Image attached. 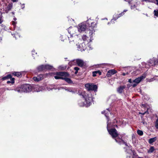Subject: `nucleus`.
Listing matches in <instances>:
<instances>
[{"label": "nucleus", "mask_w": 158, "mask_h": 158, "mask_svg": "<svg viewBox=\"0 0 158 158\" xmlns=\"http://www.w3.org/2000/svg\"><path fill=\"white\" fill-rule=\"evenodd\" d=\"M102 114H104L105 115L107 118V130L109 133L112 136V137L114 139L116 142L120 144H124L126 146H127L128 148L127 149V158H134V156L135 155V152L131 149L127 144L123 140L120 138L118 137V133L117 130L115 129H111L109 128L110 127V122L109 119L108 115L110 114V111L108 109H106L105 111L102 112Z\"/></svg>", "instance_id": "obj_1"}, {"label": "nucleus", "mask_w": 158, "mask_h": 158, "mask_svg": "<svg viewBox=\"0 0 158 158\" xmlns=\"http://www.w3.org/2000/svg\"><path fill=\"white\" fill-rule=\"evenodd\" d=\"M91 19H88L85 23L84 22L79 24L77 27L78 31L80 32L85 31V33L88 35L91 39L94 35V27H97L96 23L91 22Z\"/></svg>", "instance_id": "obj_2"}, {"label": "nucleus", "mask_w": 158, "mask_h": 158, "mask_svg": "<svg viewBox=\"0 0 158 158\" xmlns=\"http://www.w3.org/2000/svg\"><path fill=\"white\" fill-rule=\"evenodd\" d=\"M78 94L79 95L82 96L83 100L84 101V102L81 100L78 101V103L80 106L87 107L92 104L93 99L91 94H89L85 91L80 89L78 90Z\"/></svg>", "instance_id": "obj_3"}, {"label": "nucleus", "mask_w": 158, "mask_h": 158, "mask_svg": "<svg viewBox=\"0 0 158 158\" xmlns=\"http://www.w3.org/2000/svg\"><path fill=\"white\" fill-rule=\"evenodd\" d=\"M32 86L30 84H25L22 85L20 87H18L14 89L15 91L19 93L23 92L27 93L31 91Z\"/></svg>", "instance_id": "obj_4"}, {"label": "nucleus", "mask_w": 158, "mask_h": 158, "mask_svg": "<svg viewBox=\"0 0 158 158\" xmlns=\"http://www.w3.org/2000/svg\"><path fill=\"white\" fill-rule=\"evenodd\" d=\"M68 38L69 43L71 45H74L76 44L77 41H82L79 38L78 35H70V36H68Z\"/></svg>", "instance_id": "obj_5"}, {"label": "nucleus", "mask_w": 158, "mask_h": 158, "mask_svg": "<svg viewBox=\"0 0 158 158\" xmlns=\"http://www.w3.org/2000/svg\"><path fill=\"white\" fill-rule=\"evenodd\" d=\"M56 74V75L54 76V78L56 79H63L64 78V77H66L69 76V74L65 72H57Z\"/></svg>", "instance_id": "obj_6"}, {"label": "nucleus", "mask_w": 158, "mask_h": 158, "mask_svg": "<svg viewBox=\"0 0 158 158\" xmlns=\"http://www.w3.org/2000/svg\"><path fill=\"white\" fill-rule=\"evenodd\" d=\"M81 41H78V44H77V43L76 44L77 46V50L82 52L84 51L87 48L86 47V45L85 43L82 42L81 43Z\"/></svg>", "instance_id": "obj_7"}, {"label": "nucleus", "mask_w": 158, "mask_h": 158, "mask_svg": "<svg viewBox=\"0 0 158 158\" xmlns=\"http://www.w3.org/2000/svg\"><path fill=\"white\" fill-rule=\"evenodd\" d=\"M85 87L88 91L94 90L95 91L97 89V86L96 85L92 84L87 83L85 84Z\"/></svg>", "instance_id": "obj_8"}, {"label": "nucleus", "mask_w": 158, "mask_h": 158, "mask_svg": "<svg viewBox=\"0 0 158 158\" xmlns=\"http://www.w3.org/2000/svg\"><path fill=\"white\" fill-rule=\"evenodd\" d=\"M71 63L73 65H74L76 64L78 66L82 67L84 64V62L81 59H76L72 61H71L70 63Z\"/></svg>", "instance_id": "obj_9"}, {"label": "nucleus", "mask_w": 158, "mask_h": 158, "mask_svg": "<svg viewBox=\"0 0 158 158\" xmlns=\"http://www.w3.org/2000/svg\"><path fill=\"white\" fill-rule=\"evenodd\" d=\"M153 58L152 59H150L147 64H146L145 62L142 63L143 67H145L146 68H148L149 67L154 66V63H153Z\"/></svg>", "instance_id": "obj_10"}, {"label": "nucleus", "mask_w": 158, "mask_h": 158, "mask_svg": "<svg viewBox=\"0 0 158 158\" xmlns=\"http://www.w3.org/2000/svg\"><path fill=\"white\" fill-rule=\"evenodd\" d=\"M68 33L70 34V35H76V33L77 31V27H70L68 28Z\"/></svg>", "instance_id": "obj_11"}, {"label": "nucleus", "mask_w": 158, "mask_h": 158, "mask_svg": "<svg viewBox=\"0 0 158 158\" xmlns=\"http://www.w3.org/2000/svg\"><path fill=\"white\" fill-rule=\"evenodd\" d=\"M146 77L145 74H143L140 77L136 78L133 81V82L136 84L139 83L142 80L144 79Z\"/></svg>", "instance_id": "obj_12"}, {"label": "nucleus", "mask_w": 158, "mask_h": 158, "mask_svg": "<svg viewBox=\"0 0 158 158\" xmlns=\"http://www.w3.org/2000/svg\"><path fill=\"white\" fill-rule=\"evenodd\" d=\"M123 15V13H121L118 14H114L113 16V18L111 19L110 23H114V21H116L118 18Z\"/></svg>", "instance_id": "obj_13"}, {"label": "nucleus", "mask_w": 158, "mask_h": 158, "mask_svg": "<svg viewBox=\"0 0 158 158\" xmlns=\"http://www.w3.org/2000/svg\"><path fill=\"white\" fill-rule=\"evenodd\" d=\"M43 78V76L42 74H39L37 77H34L33 79L35 81H39Z\"/></svg>", "instance_id": "obj_14"}, {"label": "nucleus", "mask_w": 158, "mask_h": 158, "mask_svg": "<svg viewBox=\"0 0 158 158\" xmlns=\"http://www.w3.org/2000/svg\"><path fill=\"white\" fill-rule=\"evenodd\" d=\"M116 73V71L114 69L110 70L108 71L106 74V76L108 77H110L112 75L115 74Z\"/></svg>", "instance_id": "obj_15"}, {"label": "nucleus", "mask_w": 158, "mask_h": 158, "mask_svg": "<svg viewBox=\"0 0 158 158\" xmlns=\"http://www.w3.org/2000/svg\"><path fill=\"white\" fill-rule=\"evenodd\" d=\"M82 40L84 41L83 43H85V44H87L89 41V40L88 37H87L86 35H84L82 37Z\"/></svg>", "instance_id": "obj_16"}, {"label": "nucleus", "mask_w": 158, "mask_h": 158, "mask_svg": "<svg viewBox=\"0 0 158 158\" xmlns=\"http://www.w3.org/2000/svg\"><path fill=\"white\" fill-rule=\"evenodd\" d=\"M12 7V4H9L8 6L5 8V11L6 13H7L10 11Z\"/></svg>", "instance_id": "obj_17"}, {"label": "nucleus", "mask_w": 158, "mask_h": 158, "mask_svg": "<svg viewBox=\"0 0 158 158\" xmlns=\"http://www.w3.org/2000/svg\"><path fill=\"white\" fill-rule=\"evenodd\" d=\"M34 88L35 89V91L36 92H38L42 90V88L41 86H40L37 85H35L34 86Z\"/></svg>", "instance_id": "obj_18"}, {"label": "nucleus", "mask_w": 158, "mask_h": 158, "mask_svg": "<svg viewBox=\"0 0 158 158\" xmlns=\"http://www.w3.org/2000/svg\"><path fill=\"white\" fill-rule=\"evenodd\" d=\"M125 88V85L120 86L117 89V91L119 93H121L123 92V90Z\"/></svg>", "instance_id": "obj_19"}, {"label": "nucleus", "mask_w": 158, "mask_h": 158, "mask_svg": "<svg viewBox=\"0 0 158 158\" xmlns=\"http://www.w3.org/2000/svg\"><path fill=\"white\" fill-rule=\"evenodd\" d=\"M90 37V39L89 40V41L88 42V43L87 44H86V47L87 48H86V49H87V50H91L92 49V48H91V45L89 44V43L92 40H93V37H91H91Z\"/></svg>", "instance_id": "obj_20"}, {"label": "nucleus", "mask_w": 158, "mask_h": 158, "mask_svg": "<svg viewBox=\"0 0 158 158\" xmlns=\"http://www.w3.org/2000/svg\"><path fill=\"white\" fill-rule=\"evenodd\" d=\"M98 73L100 75H101L102 72L99 70L94 71L93 72V76L95 77L96 76V74Z\"/></svg>", "instance_id": "obj_21"}, {"label": "nucleus", "mask_w": 158, "mask_h": 158, "mask_svg": "<svg viewBox=\"0 0 158 158\" xmlns=\"http://www.w3.org/2000/svg\"><path fill=\"white\" fill-rule=\"evenodd\" d=\"M156 139L157 138L156 137L151 138L149 139L148 142L150 144H152L153 143L155 142Z\"/></svg>", "instance_id": "obj_22"}, {"label": "nucleus", "mask_w": 158, "mask_h": 158, "mask_svg": "<svg viewBox=\"0 0 158 158\" xmlns=\"http://www.w3.org/2000/svg\"><path fill=\"white\" fill-rule=\"evenodd\" d=\"M37 69L39 71L45 70L44 65H42L38 66L37 68Z\"/></svg>", "instance_id": "obj_23"}, {"label": "nucleus", "mask_w": 158, "mask_h": 158, "mask_svg": "<svg viewBox=\"0 0 158 158\" xmlns=\"http://www.w3.org/2000/svg\"><path fill=\"white\" fill-rule=\"evenodd\" d=\"M63 79L66 82L68 83H69L71 84L73 83V81L70 78H66L65 77H64V78Z\"/></svg>", "instance_id": "obj_24"}, {"label": "nucleus", "mask_w": 158, "mask_h": 158, "mask_svg": "<svg viewBox=\"0 0 158 158\" xmlns=\"http://www.w3.org/2000/svg\"><path fill=\"white\" fill-rule=\"evenodd\" d=\"M11 76L10 74L8 75H7L3 77L2 78V80H5L6 79H11Z\"/></svg>", "instance_id": "obj_25"}, {"label": "nucleus", "mask_w": 158, "mask_h": 158, "mask_svg": "<svg viewBox=\"0 0 158 158\" xmlns=\"http://www.w3.org/2000/svg\"><path fill=\"white\" fill-rule=\"evenodd\" d=\"M12 74L15 76H16L18 77H20L21 76V73L19 72H14L12 73Z\"/></svg>", "instance_id": "obj_26"}, {"label": "nucleus", "mask_w": 158, "mask_h": 158, "mask_svg": "<svg viewBox=\"0 0 158 158\" xmlns=\"http://www.w3.org/2000/svg\"><path fill=\"white\" fill-rule=\"evenodd\" d=\"M44 66L45 69H50L52 68V66L49 65H45Z\"/></svg>", "instance_id": "obj_27"}, {"label": "nucleus", "mask_w": 158, "mask_h": 158, "mask_svg": "<svg viewBox=\"0 0 158 158\" xmlns=\"http://www.w3.org/2000/svg\"><path fill=\"white\" fill-rule=\"evenodd\" d=\"M154 150V147L152 146L150 147L149 149L148 150V153H152Z\"/></svg>", "instance_id": "obj_28"}, {"label": "nucleus", "mask_w": 158, "mask_h": 158, "mask_svg": "<svg viewBox=\"0 0 158 158\" xmlns=\"http://www.w3.org/2000/svg\"><path fill=\"white\" fill-rule=\"evenodd\" d=\"M137 6H136L135 5H134L133 6L131 5V9L132 10H139V9H137L136 8Z\"/></svg>", "instance_id": "obj_29"}, {"label": "nucleus", "mask_w": 158, "mask_h": 158, "mask_svg": "<svg viewBox=\"0 0 158 158\" xmlns=\"http://www.w3.org/2000/svg\"><path fill=\"white\" fill-rule=\"evenodd\" d=\"M14 36L15 37V39H17L18 38H19L20 37V36L19 34L16 32L14 34Z\"/></svg>", "instance_id": "obj_30"}, {"label": "nucleus", "mask_w": 158, "mask_h": 158, "mask_svg": "<svg viewBox=\"0 0 158 158\" xmlns=\"http://www.w3.org/2000/svg\"><path fill=\"white\" fill-rule=\"evenodd\" d=\"M153 58V63H154V65H155L156 64H158V60L156 58Z\"/></svg>", "instance_id": "obj_31"}, {"label": "nucleus", "mask_w": 158, "mask_h": 158, "mask_svg": "<svg viewBox=\"0 0 158 158\" xmlns=\"http://www.w3.org/2000/svg\"><path fill=\"white\" fill-rule=\"evenodd\" d=\"M11 81H8L7 82V83H11L12 84H13L14 83V78H12L10 79Z\"/></svg>", "instance_id": "obj_32"}, {"label": "nucleus", "mask_w": 158, "mask_h": 158, "mask_svg": "<svg viewBox=\"0 0 158 158\" xmlns=\"http://www.w3.org/2000/svg\"><path fill=\"white\" fill-rule=\"evenodd\" d=\"M137 133L140 135H142L143 134V132L142 131L140 130H138L137 131Z\"/></svg>", "instance_id": "obj_33"}, {"label": "nucleus", "mask_w": 158, "mask_h": 158, "mask_svg": "<svg viewBox=\"0 0 158 158\" xmlns=\"http://www.w3.org/2000/svg\"><path fill=\"white\" fill-rule=\"evenodd\" d=\"M66 90L67 91L69 92H71L73 93H75V92L74 91H73L72 90V89L71 88H68L67 89H66Z\"/></svg>", "instance_id": "obj_34"}, {"label": "nucleus", "mask_w": 158, "mask_h": 158, "mask_svg": "<svg viewBox=\"0 0 158 158\" xmlns=\"http://www.w3.org/2000/svg\"><path fill=\"white\" fill-rule=\"evenodd\" d=\"M154 15L158 17V10H155L154 11Z\"/></svg>", "instance_id": "obj_35"}, {"label": "nucleus", "mask_w": 158, "mask_h": 158, "mask_svg": "<svg viewBox=\"0 0 158 158\" xmlns=\"http://www.w3.org/2000/svg\"><path fill=\"white\" fill-rule=\"evenodd\" d=\"M74 69L76 71L75 72V73L77 74L78 71V70H79V68L77 67H75L74 68Z\"/></svg>", "instance_id": "obj_36"}, {"label": "nucleus", "mask_w": 158, "mask_h": 158, "mask_svg": "<svg viewBox=\"0 0 158 158\" xmlns=\"http://www.w3.org/2000/svg\"><path fill=\"white\" fill-rule=\"evenodd\" d=\"M146 113H148V114L149 113L148 112V108L147 109V110L144 112V113L139 112V114H142V115H144Z\"/></svg>", "instance_id": "obj_37"}, {"label": "nucleus", "mask_w": 158, "mask_h": 158, "mask_svg": "<svg viewBox=\"0 0 158 158\" xmlns=\"http://www.w3.org/2000/svg\"><path fill=\"white\" fill-rule=\"evenodd\" d=\"M155 126L156 128L158 129V118L157 119L156 121Z\"/></svg>", "instance_id": "obj_38"}, {"label": "nucleus", "mask_w": 158, "mask_h": 158, "mask_svg": "<svg viewBox=\"0 0 158 158\" xmlns=\"http://www.w3.org/2000/svg\"><path fill=\"white\" fill-rule=\"evenodd\" d=\"M3 22V20L2 18V15H0V24L1 23Z\"/></svg>", "instance_id": "obj_39"}, {"label": "nucleus", "mask_w": 158, "mask_h": 158, "mask_svg": "<svg viewBox=\"0 0 158 158\" xmlns=\"http://www.w3.org/2000/svg\"><path fill=\"white\" fill-rule=\"evenodd\" d=\"M32 55H34L35 53V54H36L37 53L35 52V50H33L32 51Z\"/></svg>", "instance_id": "obj_40"}, {"label": "nucleus", "mask_w": 158, "mask_h": 158, "mask_svg": "<svg viewBox=\"0 0 158 158\" xmlns=\"http://www.w3.org/2000/svg\"><path fill=\"white\" fill-rule=\"evenodd\" d=\"M12 24L14 26H15V25L16 24V23H17V22H15V21H13L12 22Z\"/></svg>", "instance_id": "obj_41"}, {"label": "nucleus", "mask_w": 158, "mask_h": 158, "mask_svg": "<svg viewBox=\"0 0 158 158\" xmlns=\"http://www.w3.org/2000/svg\"><path fill=\"white\" fill-rule=\"evenodd\" d=\"M115 98V96L114 95H112L110 97V98L111 99L114 98Z\"/></svg>", "instance_id": "obj_42"}, {"label": "nucleus", "mask_w": 158, "mask_h": 158, "mask_svg": "<svg viewBox=\"0 0 158 158\" xmlns=\"http://www.w3.org/2000/svg\"><path fill=\"white\" fill-rule=\"evenodd\" d=\"M143 1H144L146 2H152L150 0H143Z\"/></svg>", "instance_id": "obj_43"}, {"label": "nucleus", "mask_w": 158, "mask_h": 158, "mask_svg": "<svg viewBox=\"0 0 158 158\" xmlns=\"http://www.w3.org/2000/svg\"><path fill=\"white\" fill-rule=\"evenodd\" d=\"M127 10H124L123 12H121L122 13H123V15L124 14H125V13L126 12H127Z\"/></svg>", "instance_id": "obj_44"}, {"label": "nucleus", "mask_w": 158, "mask_h": 158, "mask_svg": "<svg viewBox=\"0 0 158 158\" xmlns=\"http://www.w3.org/2000/svg\"><path fill=\"white\" fill-rule=\"evenodd\" d=\"M137 84H136V83H134V84H133L132 85V86L133 87H135V86H136L137 85Z\"/></svg>", "instance_id": "obj_45"}, {"label": "nucleus", "mask_w": 158, "mask_h": 158, "mask_svg": "<svg viewBox=\"0 0 158 158\" xmlns=\"http://www.w3.org/2000/svg\"><path fill=\"white\" fill-rule=\"evenodd\" d=\"M21 8L22 9H23L24 8V7H25V6H24V4H22V5H21Z\"/></svg>", "instance_id": "obj_46"}, {"label": "nucleus", "mask_w": 158, "mask_h": 158, "mask_svg": "<svg viewBox=\"0 0 158 158\" xmlns=\"http://www.w3.org/2000/svg\"><path fill=\"white\" fill-rule=\"evenodd\" d=\"M142 107H143L144 108L146 107V105L145 104H142Z\"/></svg>", "instance_id": "obj_47"}, {"label": "nucleus", "mask_w": 158, "mask_h": 158, "mask_svg": "<svg viewBox=\"0 0 158 158\" xmlns=\"http://www.w3.org/2000/svg\"><path fill=\"white\" fill-rule=\"evenodd\" d=\"M128 82L130 83H132V80L131 79H129L128 80Z\"/></svg>", "instance_id": "obj_48"}, {"label": "nucleus", "mask_w": 158, "mask_h": 158, "mask_svg": "<svg viewBox=\"0 0 158 158\" xmlns=\"http://www.w3.org/2000/svg\"><path fill=\"white\" fill-rule=\"evenodd\" d=\"M153 80V79H151L149 80H148V81L149 82H151V81H152Z\"/></svg>", "instance_id": "obj_49"}, {"label": "nucleus", "mask_w": 158, "mask_h": 158, "mask_svg": "<svg viewBox=\"0 0 158 158\" xmlns=\"http://www.w3.org/2000/svg\"><path fill=\"white\" fill-rule=\"evenodd\" d=\"M13 2H15L18 1V0H11Z\"/></svg>", "instance_id": "obj_50"}, {"label": "nucleus", "mask_w": 158, "mask_h": 158, "mask_svg": "<svg viewBox=\"0 0 158 158\" xmlns=\"http://www.w3.org/2000/svg\"><path fill=\"white\" fill-rule=\"evenodd\" d=\"M125 1H127V2H128V3H130V2L131 1H129V0H124Z\"/></svg>", "instance_id": "obj_51"}, {"label": "nucleus", "mask_w": 158, "mask_h": 158, "mask_svg": "<svg viewBox=\"0 0 158 158\" xmlns=\"http://www.w3.org/2000/svg\"><path fill=\"white\" fill-rule=\"evenodd\" d=\"M156 4L158 5V0H156Z\"/></svg>", "instance_id": "obj_52"}, {"label": "nucleus", "mask_w": 158, "mask_h": 158, "mask_svg": "<svg viewBox=\"0 0 158 158\" xmlns=\"http://www.w3.org/2000/svg\"><path fill=\"white\" fill-rule=\"evenodd\" d=\"M126 75V73H123L122 74V75H123V76H125V75Z\"/></svg>", "instance_id": "obj_53"}, {"label": "nucleus", "mask_w": 158, "mask_h": 158, "mask_svg": "<svg viewBox=\"0 0 158 158\" xmlns=\"http://www.w3.org/2000/svg\"><path fill=\"white\" fill-rule=\"evenodd\" d=\"M47 88H48L47 90L48 91H49L50 90H52V89H51L50 88L48 89V87H47Z\"/></svg>", "instance_id": "obj_54"}, {"label": "nucleus", "mask_w": 158, "mask_h": 158, "mask_svg": "<svg viewBox=\"0 0 158 158\" xmlns=\"http://www.w3.org/2000/svg\"><path fill=\"white\" fill-rule=\"evenodd\" d=\"M13 19H14V20H15V21L16 20V19H17L16 18H15V17Z\"/></svg>", "instance_id": "obj_55"}, {"label": "nucleus", "mask_w": 158, "mask_h": 158, "mask_svg": "<svg viewBox=\"0 0 158 158\" xmlns=\"http://www.w3.org/2000/svg\"><path fill=\"white\" fill-rule=\"evenodd\" d=\"M7 90H12V89H9L8 88H7Z\"/></svg>", "instance_id": "obj_56"}, {"label": "nucleus", "mask_w": 158, "mask_h": 158, "mask_svg": "<svg viewBox=\"0 0 158 158\" xmlns=\"http://www.w3.org/2000/svg\"><path fill=\"white\" fill-rule=\"evenodd\" d=\"M2 40V38L1 37H0V42Z\"/></svg>", "instance_id": "obj_57"}, {"label": "nucleus", "mask_w": 158, "mask_h": 158, "mask_svg": "<svg viewBox=\"0 0 158 158\" xmlns=\"http://www.w3.org/2000/svg\"><path fill=\"white\" fill-rule=\"evenodd\" d=\"M12 14H13V15H14L15 14V13L14 12H12Z\"/></svg>", "instance_id": "obj_58"}, {"label": "nucleus", "mask_w": 158, "mask_h": 158, "mask_svg": "<svg viewBox=\"0 0 158 158\" xmlns=\"http://www.w3.org/2000/svg\"><path fill=\"white\" fill-rule=\"evenodd\" d=\"M110 23V22H109L107 24H108V25H109V24Z\"/></svg>", "instance_id": "obj_59"}, {"label": "nucleus", "mask_w": 158, "mask_h": 158, "mask_svg": "<svg viewBox=\"0 0 158 158\" xmlns=\"http://www.w3.org/2000/svg\"><path fill=\"white\" fill-rule=\"evenodd\" d=\"M138 158H142L141 157H138Z\"/></svg>", "instance_id": "obj_60"}, {"label": "nucleus", "mask_w": 158, "mask_h": 158, "mask_svg": "<svg viewBox=\"0 0 158 158\" xmlns=\"http://www.w3.org/2000/svg\"><path fill=\"white\" fill-rule=\"evenodd\" d=\"M105 20H107V18H106V19H105Z\"/></svg>", "instance_id": "obj_61"}, {"label": "nucleus", "mask_w": 158, "mask_h": 158, "mask_svg": "<svg viewBox=\"0 0 158 158\" xmlns=\"http://www.w3.org/2000/svg\"><path fill=\"white\" fill-rule=\"evenodd\" d=\"M105 20H107V18H106V19H105Z\"/></svg>", "instance_id": "obj_62"}]
</instances>
